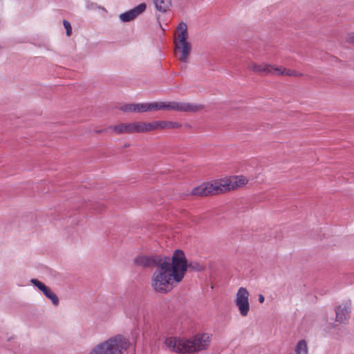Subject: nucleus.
<instances>
[{"label": "nucleus", "mask_w": 354, "mask_h": 354, "mask_svg": "<svg viewBox=\"0 0 354 354\" xmlns=\"http://www.w3.org/2000/svg\"><path fill=\"white\" fill-rule=\"evenodd\" d=\"M187 267V259L182 250H176L171 258L164 257L151 277L152 288L158 292L170 291L183 280Z\"/></svg>", "instance_id": "f257e3e1"}, {"label": "nucleus", "mask_w": 354, "mask_h": 354, "mask_svg": "<svg viewBox=\"0 0 354 354\" xmlns=\"http://www.w3.org/2000/svg\"><path fill=\"white\" fill-rule=\"evenodd\" d=\"M211 335L198 334L191 339L169 337L165 339V345L171 351L178 353L193 354L208 348Z\"/></svg>", "instance_id": "f03ea898"}, {"label": "nucleus", "mask_w": 354, "mask_h": 354, "mask_svg": "<svg viewBox=\"0 0 354 354\" xmlns=\"http://www.w3.org/2000/svg\"><path fill=\"white\" fill-rule=\"evenodd\" d=\"M129 346L127 338L117 335L96 344L90 348L88 354H123Z\"/></svg>", "instance_id": "7ed1b4c3"}, {"label": "nucleus", "mask_w": 354, "mask_h": 354, "mask_svg": "<svg viewBox=\"0 0 354 354\" xmlns=\"http://www.w3.org/2000/svg\"><path fill=\"white\" fill-rule=\"evenodd\" d=\"M188 30L187 24L181 21L177 26L174 33L175 54L178 59L186 63L192 51V44L188 41Z\"/></svg>", "instance_id": "20e7f679"}, {"label": "nucleus", "mask_w": 354, "mask_h": 354, "mask_svg": "<svg viewBox=\"0 0 354 354\" xmlns=\"http://www.w3.org/2000/svg\"><path fill=\"white\" fill-rule=\"evenodd\" d=\"M249 296L248 290L244 287L239 288L234 296V304L242 317L248 316L250 312Z\"/></svg>", "instance_id": "39448f33"}, {"label": "nucleus", "mask_w": 354, "mask_h": 354, "mask_svg": "<svg viewBox=\"0 0 354 354\" xmlns=\"http://www.w3.org/2000/svg\"><path fill=\"white\" fill-rule=\"evenodd\" d=\"M201 104L190 102L164 101V111H174L180 112H197L203 109Z\"/></svg>", "instance_id": "423d86ee"}, {"label": "nucleus", "mask_w": 354, "mask_h": 354, "mask_svg": "<svg viewBox=\"0 0 354 354\" xmlns=\"http://www.w3.org/2000/svg\"><path fill=\"white\" fill-rule=\"evenodd\" d=\"M197 196H207L209 195L219 194L214 180L203 183L194 187L189 194Z\"/></svg>", "instance_id": "0eeeda50"}, {"label": "nucleus", "mask_w": 354, "mask_h": 354, "mask_svg": "<svg viewBox=\"0 0 354 354\" xmlns=\"http://www.w3.org/2000/svg\"><path fill=\"white\" fill-rule=\"evenodd\" d=\"M147 9V4L142 3L133 8L119 15V19L124 23L130 22L142 15Z\"/></svg>", "instance_id": "6e6552de"}, {"label": "nucleus", "mask_w": 354, "mask_h": 354, "mask_svg": "<svg viewBox=\"0 0 354 354\" xmlns=\"http://www.w3.org/2000/svg\"><path fill=\"white\" fill-rule=\"evenodd\" d=\"M351 301H346L335 308V320L339 323H345L350 317L351 312Z\"/></svg>", "instance_id": "1a4fd4ad"}, {"label": "nucleus", "mask_w": 354, "mask_h": 354, "mask_svg": "<svg viewBox=\"0 0 354 354\" xmlns=\"http://www.w3.org/2000/svg\"><path fill=\"white\" fill-rule=\"evenodd\" d=\"M109 129L114 131L116 134L138 133V122L120 123L109 127Z\"/></svg>", "instance_id": "9d476101"}, {"label": "nucleus", "mask_w": 354, "mask_h": 354, "mask_svg": "<svg viewBox=\"0 0 354 354\" xmlns=\"http://www.w3.org/2000/svg\"><path fill=\"white\" fill-rule=\"evenodd\" d=\"M163 258L164 257L160 256L138 255L135 257L133 262L142 267H156Z\"/></svg>", "instance_id": "9b49d317"}, {"label": "nucleus", "mask_w": 354, "mask_h": 354, "mask_svg": "<svg viewBox=\"0 0 354 354\" xmlns=\"http://www.w3.org/2000/svg\"><path fill=\"white\" fill-rule=\"evenodd\" d=\"M248 68L252 71L254 73L258 74H268L271 73L270 64L261 63L257 64L255 62H250L248 65Z\"/></svg>", "instance_id": "f8f14e48"}, {"label": "nucleus", "mask_w": 354, "mask_h": 354, "mask_svg": "<svg viewBox=\"0 0 354 354\" xmlns=\"http://www.w3.org/2000/svg\"><path fill=\"white\" fill-rule=\"evenodd\" d=\"M214 180L216 183V188H217V190H218L219 194L226 193V192L231 191V187H230L231 185H230V181L229 176L217 178Z\"/></svg>", "instance_id": "ddd939ff"}, {"label": "nucleus", "mask_w": 354, "mask_h": 354, "mask_svg": "<svg viewBox=\"0 0 354 354\" xmlns=\"http://www.w3.org/2000/svg\"><path fill=\"white\" fill-rule=\"evenodd\" d=\"M231 191L243 187L248 183V179L244 176H229Z\"/></svg>", "instance_id": "4468645a"}, {"label": "nucleus", "mask_w": 354, "mask_h": 354, "mask_svg": "<svg viewBox=\"0 0 354 354\" xmlns=\"http://www.w3.org/2000/svg\"><path fill=\"white\" fill-rule=\"evenodd\" d=\"M138 122V133H145L150 131H156L158 120H153L147 122L144 121H139Z\"/></svg>", "instance_id": "2eb2a0df"}, {"label": "nucleus", "mask_w": 354, "mask_h": 354, "mask_svg": "<svg viewBox=\"0 0 354 354\" xmlns=\"http://www.w3.org/2000/svg\"><path fill=\"white\" fill-rule=\"evenodd\" d=\"M156 8L161 12H167L171 6V0H153Z\"/></svg>", "instance_id": "dca6fc26"}, {"label": "nucleus", "mask_w": 354, "mask_h": 354, "mask_svg": "<svg viewBox=\"0 0 354 354\" xmlns=\"http://www.w3.org/2000/svg\"><path fill=\"white\" fill-rule=\"evenodd\" d=\"M296 354H308V347L307 342L304 339L299 340L295 349Z\"/></svg>", "instance_id": "f3484780"}, {"label": "nucleus", "mask_w": 354, "mask_h": 354, "mask_svg": "<svg viewBox=\"0 0 354 354\" xmlns=\"http://www.w3.org/2000/svg\"><path fill=\"white\" fill-rule=\"evenodd\" d=\"M151 112L150 102L136 104V113Z\"/></svg>", "instance_id": "a211bd4d"}, {"label": "nucleus", "mask_w": 354, "mask_h": 354, "mask_svg": "<svg viewBox=\"0 0 354 354\" xmlns=\"http://www.w3.org/2000/svg\"><path fill=\"white\" fill-rule=\"evenodd\" d=\"M151 111H164V101L150 102Z\"/></svg>", "instance_id": "6ab92c4d"}, {"label": "nucleus", "mask_w": 354, "mask_h": 354, "mask_svg": "<svg viewBox=\"0 0 354 354\" xmlns=\"http://www.w3.org/2000/svg\"><path fill=\"white\" fill-rule=\"evenodd\" d=\"M45 296L51 301L54 306H57L59 305V298L52 290L48 292V293H46Z\"/></svg>", "instance_id": "aec40b11"}, {"label": "nucleus", "mask_w": 354, "mask_h": 354, "mask_svg": "<svg viewBox=\"0 0 354 354\" xmlns=\"http://www.w3.org/2000/svg\"><path fill=\"white\" fill-rule=\"evenodd\" d=\"M270 69L272 71V73L270 74L277 75H284V74H285L286 68H283L281 66H277L275 65L270 64Z\"/></svg>", "instance_id": "412c9836"}, {"label": "nucleus", "mask_w": 354, "mask_h": 354, "mask_svg": "<svg viewBox=\"0 0 354 354\" xmlns=\"http://www.w3.org/2000/svg\"><path fill=\"white\" fill-rule=\"evenodd\" d=\"M187 269L189 268L194 271H201L204 269V266L197 262H190L189 264L187 263Z\"/></svg>", "instance_id": "4be33fe9"}, {"label": "nucleus", "mask_w": 354, "mask_h": 354, "mask_svg": "<svg viewBox=\"0 0 354 354\" xmlns=\"http://www.w3.org/2000/svg\"><path fill=\"white\" fill-rule=\"evenodd\" d=\"M120 109L124 112H136V104H125Z\"/></svg>", "instance_id": "5701e85b"}, {"label": "nucleus", "mask_w": 354, "mask_h": 354, "mask_svg": "<svg viewBox=\"0 0 354 354\" xmlns=\"http://www.w3.org/2000/svg\"><path fill=\"white\" fill-rule=\"evenodd\" d=\"M284 75L301 77V76H302V73L300 72H298L295 70H290V69L286 68Z\"/></svg>", "instance_id": "b1692460"}, {"label": "nucleus", "mask_w": 354, "mask_h": 354, "mask_svg": "<svg viewBox=\"0 0 354 354\" xmlns=\"http://www.w3.org/2000/svg\"><path fill=\"white\" fill-rule=\"evenodd\" d=\"M63 25L66 29V35L70 37L72 35V27L71 23L66 20H64Z\"/></svg>", "instance_id": "393cba45"}, {"label": "nucleus", "mask_w": 354, "mask_h": 354, "mask_svg": "<svg viewBox=\"0 0 354 354\" xmlns=\"http://www.w3.org/2000/svg\"><path fill=\"white\" fill-rule=\"evenodd\" d=\"M31 283L35 286L39 290H41L44 287L46 286L44 283H41L39 280L36 279H32L30 280Z\"/></svg>", "instance_id": "a878e982"}, {"label": "nucleus", "mask_w": 354, "mask_h": 354, "mask_svg": "<svg viewBox=\"0 0 354 354\" xmlns=\"http://www.w3.org/2000/svg\"><path fill=\"white\" fill-rule=\"evenodd\" d=\"M157 129L158 130L167 129V121L158 120Z\"/></svg>", "instance_id": "bb28decb"}, {"label": "nucleus", "mask_w": 354, "mask_h": 354, "mask_svg": "<svg viewBox=\"0 0 354 354\" xmlns=\"http://www.w3.org/2000/svg\"><path fill=\"white\" fill-rule=\"evenodd\" d=\"M181 127V124L177 122L167 121V129H178Z\"/></svg>", "instance_id": "cd10ccee"}, {"label": "nucleus", "mask_w": 354, "mask_h": 354, "mask_svg": "<svg viewBox=\"0 0 354 354\" xmlns=\"http://www.w3.org/2000/svg\"><path fill=\"white\" fill-rule=\"evenodd\" d=\"M50 290H51V289H50L49 287H48V286H45L44 287V288H43L41 291V292H43V294L45 295H46V293H48V292H49Z\"/></svg>", "instance_id": "c85d7f7f"}, {"label": "nucleus", "mask_w": 354, "mask_h": 354, "mask_svg": "<svg viewBox=\"0 0 354 354\" xmlns=\"http://www.w3.org/2000/svg\"><path fill=\"white\" fill-rule=\"evenodd\" d=\"M265 298L264 296L261 294L258 295V301L259 303L262 304L264 302Z\"/></svg>", "instance_id": "c756f323"}, {"label": "nucleus", "mask_w": 354, "mask_h": 354, "mask_svg": "<svg viewBox=\"0 0 354 354\" xmlns=\"http://www.w3.org/2000/svg\"><path fill=\"white\" fill-rule=\"evenodd\" d=\"M347 40L349 42H354V33L349 35L347 37Z\"/></svg>", "instance_id": "7c9ffc66"}]
</instances>
